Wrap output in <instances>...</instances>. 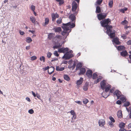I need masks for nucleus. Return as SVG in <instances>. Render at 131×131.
Masks as SVG:
<instances>
[{
	"mask_svg": "<svg viewBox=\"0 0 131 131\" xmlns=\"http://www.w3.org/2000/svg\"><path fill=\"white\" fill-rule=\"evenodd\" d=\"M118 117L119 118H121L122 116V111L118 112L117 113Z\"/></svg>",
	"mask_w": 131,
	"mask_h": 131,
	"instance_id": "c9c22d12",
	"label": "nucleus"
},
{
	"mask_svg": "<svg viewBox=\"0 0 131 131\" xmlns=\"http://www.w3.org/2000/svg\"><path fill=\"white\" fill-rule=\"evenodd\" d=\"M52 43L54 45L53 47V49H57V35H56L53 38Z\"/></svg>",
	"mask_w": 131,
	"mask_h": 131,
	"instance_id": "423d86ee",
	"label": "nucleus"
},
{
	"mask_svg": "<svg viewBox=\"0 0 131 131\" xmlns=\"http://www.w3.org/2000/svg\"><path fill=\"white\" fill-rule=\"evenodd\" d=\"M116 103L117 104L120 105L121 104L122 102L121 100H118L117 101Z\"/></svg>",
	"mask_w": 131,
	"mask_h": 131,
	"instance_id": "4d7b16f0",
	"label": "nucleus"
},
{
	"mask_svg": "<svg viewBox=\"0 0 131 131\" xmlns=\"http://www.w3.org/2000/svg\"><path fill=\"white\" fill-rule=\"evenodd\" d=\"M55 36V33H49L48 35V38L49 40H51Z\"/></svg>",
	"mask_w": 131,
	"mask_h": 131,
	"instance_id": "6ab92c4d",
	"label": "nucleus"
},
{
	"mask_svg": "<svg viewBox=\"0 0 131 131\" xmlns=\"http://www.w3.org/2000/svg\"><path fill=\"white\" fill-rule=\"evenodd\" d=\"M101 12V8L99 6H97L96 7L95 12L96 13H100Z\"/></svg>",
	"mask_w": 131,
	"mask_h": 131,
	"instance_id": "5701e85b",
	"label": "nucleus"
},
{
	"mask_svg": "<svg viewBox=\"0 0 131 131\" xmlns=\"http://www.w3.org/2000/svg\"><path fill=\"white\" fill-rule=\"evenodd\" d=\"M113 0H110V1L108 3V5L110 7H111L113 6Z\"/></svg>",
	"mask_w": 131,
	"mask_h": 131,
	"instance_id": "58836bf2",
	"label": "nucleus"
},
{
	"mask_svg": "<svg viewBox=\"0 0 131 131\" xmlns=\"http://www.w3.org/2000/svg\"><path fill=\"white\" fill-rule=\"evenodd\" d=\"M37 95L36 96V97L38 98V99H39L41 101H42V100L41 99L40 96L39 94L37 93Z\"/></svg>",
	"mask_w": 131,
	"mask_h": 131,
	"instance_id": "a18cd8bd",
	"label": "nucleus"
},
{
	"mask_svg": "<svg viewBox=\"0 0 131 131\" xmlns=\"http://www.w3.org/2000/svg\"><path fill=\"white\" fill-rule=\"evenodd\" d=\"M30 21L33 24H35L36 19L35 17L33 16H31L30 17Z\"/></svg>",
	"mask_w": 131,
	"mask_h": 131,
	"instance_id": "cd10ccee",
	"label": "nucleus"
},
{
	"mask_svg": "<svg viewBox=\"0 0 131 131\" xmlns=\"http://www.w3.org/2000/svg\"><path fill=\"white\" fill-rule=\"evenodd\" d=\"M77 66L78 68H80L82 67V63L81 62H79L78 63Z\"/></svg>",
	"mask_w": 131,
	"mask_h": 131,
	"instance_id": "c03bdc74",
	"label": "nucleus"
},
{
	"mask_svg": "<svg viewBox=\"0 0 131 131\" xmlns=\"http://www.w3.org/2000/svg\"><path fill=\"white\" fill-rule=\"evenodd\" d=\"M130 104V103L129 102L127 101L126 102L123 104V106L126 107L129 106Z\"/></svg>",
	"mask_w": 131,
	"mask_h": 131,
	"instance_id": "72a5a7b5",
	"label": "nucleus"
},
{
	"mask_svg": "<svg viewBox=\"0 0 131 131\" xmlns=\"http://www.w3.org/2000/svg\"><path fill=\"white\" fill-rule=\"evenodd\" d=\"M64 67L60 68L58 66V71H62L64 70Z\"/></svg>",
	"mask_w": 131,
	"mask_h": 131,
	"instance_id": "8fccbe9b",
	"label": "nucleus"
},
{
	"mask_svg": "<svg viewBox=\"0 0 131 131\" xmlns=\"http://www.w3.org/2000/svg\"><path fill=\"white\" fill-rule=\"evenodd\" d=\"M86 71V70L85 68H82L80 69V72L79 74L80 75L81 74H84Z\"/></svg>",
	"mask_w": 131,
	"mask_h": 131,
	"instance_id": "a211bd4d",
	"label": "nucleus"
},
{
	"mask_svg": "<svg viewBox=\"0 0 131 131\" xmlns=\"http://www.w3.org/2000/svg\"><path fill=\"white\" fill-rule=\"evenodd\" d=\"M93 73L92 71L91 70H87L86 75L89 78H91L92 77V74Z\"/></svg>",
	"mask_w": 131,
	"mask_h": 131,
	"instance_id": "f8f14e48",
	"label": "nucleus"
},
{
	"mask_svg": "<svg viewBox=\"0 0 131 131\" xmlns=\"http://www.w3.org/2000/svg\"><path fill=\"white\" fill-rule=\"evenodd\" d=\"M103 1V0H97L95 3V5H100L101 4Z\"/></svg>",
	"mask_w": 131,
	"mask_h": 131,
	"instance_id": "b1692460",
	"label": "nucleus"
},
{
	"mask_svg": "<svg viewBox=\"0 0 131 131\" xmlns=\"http://www.w3.org/2000/svg\"><path fill=\"white\" fill-rule=\"evenodd\" d=\"M128 23V21L126 20L125 19L124 21H122V22L121 23L122 24H126Z\"/></svg>",
	"mask_w": 131,
	"mask_h": 131,
	"instance_id": "864d4df0",
	"label": "nucleus"
},
{
	"mask_svg": "<svg viewBox=\"0 0 131 131\" xmlns=\"http://www.w3.org/2000/svg\"><path fill=\"white\" fill-rule=\"evenodd\" d=\"M114 89H115V88H113L111 89L110 90V93H113V91L114 90Z\"/></svg>",
	"mask_w": 131,
	"mask_h": 131,
	"instance_id": "0e129e2a",
	"label": "nucleus"
},
{
	"mask_svg": "<svg viewBox=\"0 0 131 131\" xmlns=\"http://www.w3.org/2000/svg\"><path fill=\"white\" fill-rule=\"evenodd\" d=\"M119 131H127L126 129L124 128L120 129L119 130Z\"/></svg>",
	"mask_w": 131,
	"mask_h": 131,
	"instance_id": "774afa93",
	"label": "nucleus"
},
{
	"mask_svg": "<svg viewBox=\"0 0 131 131\" xmlns=\"http://www.w3.org/2000/svg\"><path fill=\"white\" fill-rule=\"evenodd\" d=\"M127 43L128 45H131V40L127 41Z\"/></svg>",
	"mask_w": 131,
	"mask_h": 131,
	"instance_id": "e2e57ef3",
	"label": "nucleus"
},
{
	"mask_svg": "<svg viewBox=\"0 0 131 131\" xmlns=\"http://www.w3.org/2000/svg\"><path fill=\"white\" fill-rule=\"evenodd\" d=\"M112 41L114 44L119 45L120 44V42L119 41L118 38L117 37H115L112 38Z\"/></svg>",
	"mask_w": 131,
	"mask_h": 131,
	"instance_id": "9b49d317",
	"label": "nucleus"
},
{
	"mask_svg": "<svg viewBox=\"0 0 131 131\" xmlns=\"http://www.w3.org/2000/svg\"><path fill=\"white\" fill-rule=\"evenodd\" d=\"M121 55L122 56L125 57L128 56V54L126 50L120 52Z\"/></svg>",
	"mask_w": 131,
	"mask_h": 131,
	"instance_id": "dca6fc26",
	"label": "nucleus"
},
{
	"mask_svg": "<svg viewBox=\"0 0 131 131\" xmlns=\"http://www.w3.org/2000/svg\"><path fill=\"white\" fill-rule=\"evenodd\" d=\"M53 54L55 56L57 57V51L56 50L54 51Z\"/></svg>",
	"mask_w": 131,
	"mask_h": 131,
	"instance_id": "680f3d73",
	"label": "nucleus"
},
{
	"mask_svg": "<svg viewBox=\"0 0 131 131\" xmlns=\"http://www.w3.org/2000/svg\"><path fill=\"white\" fill-rule=\"evenodd\" d=\"M29 32H31L33 34H34L35 33V31L34 30H29Z\"/></svg>",
	"mask_w": 131,
	"mask_h": 131,
	"instance_id": "338daca9",
	"label": "nucleus"
},
{
	"mask_svg": "<svg viewBox=\"0 0 131 131\" xmlns=\"http://www.w3.org/2000/svg\"><path fill=\"white\" fill-rule=\"evenodd\" d=\"M28 112L30 114H32L34 113V111L32 109H31L28 110Z\"/></svg>",
	"mask_w": 131,
	"mask_h": 131,
	"instance_id": "49530a36",
	"label": "nucleus"
},
{
	"mask_svg": "<svg viewBox=\"0 0 131 131\" xmlns=\"http://www.w3.org/2000/svg\"><path fill=\"white\" fill-rule=\"evenodd\" d=\"M35 8V6L33 5L31 6L30 9L33 11H34Z\"/></svg>",
	"mask_w": 131,
	"mask_h": 131,
	"instance_id": "de8ad7c7",
	"label": "nucleus"
},
{
	"mask_svg": "<svg viewBox=\"0 0 131 131\" xmlns=\"http://www.w3.org/2000/svg\"><path fill=\"white\" fill-rule=\"evenodd\" d=\"M111 85L110 84H108L107 87L106 88L105 87V91L107 92L110 90V89L111 88Z\"/></svg>",
	"mask_w": 131,
	"mask_h": 131,
	"instance_id": "c756f323",
	"label": "nucleus"
},
{
	"mask_svg": "<svg viewBox=\"0 0 131 131\" xmlns=\"http://www.w3.org/2000/svg\"><path fill=\"white\" fill-rule=\"evenodd\" d=\"M58 2L59 5L60 6L64 4V0H58Z\"/></svg>",
	"mask_w": 131,
	"mask_h": 131,
	"instance_id": "2f4dec72",
	"label": "nucleus"
},
{
	"mask_svg": "<svg viewBox=\"0 0 131 131\" xmlns=\"http://www.w3.org/2000/svg\"><path fill=\"white\" fill-rule=\"evenodd\" d=\"M26 39V42L28 43H30L32 41V40L31 39V38L30 37H27Z\"/></svg>",
	"mask_w": 131,
	"mask_h": 131,
	"instance_id": "7c9ffc66",
	"label": "nucleus"
},
{
	"mask_svg": "<svg viewBox=\"0 0 131 131\" xmlns=\"http://www.w3.org/2000/svg\"><path fill=\"white\" fill-rule=\"evenodd\" d=\"M102 78V77L101 76H99V78L97 79V80L95 81L94 83L96 84L98 83L101 80Z\"/></svg>",
	"mask_w": 131,
	"mask_h": 131,
	"instance_id": "473e14b6",
	"label": "nucleus"
},
{
	"mask_svg": "<svg viewBox=\"0 0 131 131\" xmlns=\"http://www.w3.org/2000/svg\"><path fill=\"white\" fill-rule=\"evenodd\" d=\"M30 60H31L33 61L36 60L37 59V58L36 56H34L31 57H30Z\"/></svg>",
	"mask_w": 131,
	"mask_h": 131,
	"instance_id": "ea45409f",
	"label": "nucleus"
},
{
	"mask_svg": "<svg viewBox=\"0 0 131 131\" xmlns=\"http://www.w3.org/2000/svg\"><path fill=\"white\" fill-rule=\"evenodd\" d=\"M72 11H75L77 7V5L76 3L74 1H73L72 3Z\"/></svg>",
	"mask_w": 131,
	"mask_h": 131,
	"instance_id": "9d476101",
	"label": "nucleus"
},
{
	"mask_svg": "<svg viewBox=\"0 0 131 131\" xmlns=\"http://www.w3.org/2000/svg\"><path fill=\"white\" fill-rule=\"evenodd\" d=\"M49 22V20L48 18H46L45 19V23L43 25V26L45 27L48 24Z\"/></svg>",
	"mask_w": 131,
	"mask_h": 131,
	"instance_id": "4be33fe9",
	"label": "nucleus"
},
{
	"mask_svg": "<svg viewBox=\"0 0 131 131\" xmlns=\"http://www.w3.org/2000/svg\"><path fill=\"white\" fill-rule=\"evenodd\" d=\"M105 82V80H103L100 83V85L101 89L103 90L105 88L106 85Z\"/></svg>",
	"mask_w": 131,
	"mask_h": 131,
	"instance_id": "4468645a",
	"label": "nucleus"
},
{
	"mask_svg": "<svg viewBox=\"0 0 131 131\" xmlns=\"http://www.w3.org/2000/svg\"><path fill=\"white\" fill-rule=\"evenodd\" d=\"M89 85V82H86L84 85L83 86V89L84 91H86L88 90V88Z\"/></svg>",
	"mask_w": 131,
	"mask_h": 131,
	"instance_id": "f3484780",
	"label": "nucleus"
},
{
	"mask_svg": "<svg viewBox=\"0 0 131 131\" xmlns=\"http://www.w3.org/2000/svg\"><path fill=\"white\" fill-rule=\"evenodd\" d=\"M83 80V78L82 77L80 78L79 80L77 81L76 83L78 85H81L82 83Z\"/></svg>",
	"mask_w": 131,
	"mask_h": 131,
	"instance_id": "aec40b11",
	"label": "nucleus"
},
{
	"mask_svg": "<svg viewBox=\"0 0 131 131\" xmlns=\"http://www.w3.org/2000/svg\"><path fill=\"white\" fill-rule=\"evenodd\" d=\"M76 114L73 115V116L72 118V119H75L76 118Z\"/></svg>",
	"mask_w": 131,
	"mask_h": 131,
	"instance_id": "052dcab7",
	"label": "nucleus"
},
{
	"mask_svg": "<svg viewBox=\"0 0 131 131\" xmlns=\"http://www.w3.org/2000/svg\"><path fill=\"white\" fill-rule=\"evenodd\" d=\"M50 69H51V70H52V71H50V72H49V70H48V73L50 75H51L52 74V73L53 72L54 70V68L53 66H51L50 67Z\"/></svg>",
	"mask_w": 131,
	"mask_h": 131,
	"instance_id": "a878e982",
	"label": "nucleus"
},
{
	"mask_svg": "<svg viewBox=\"0 0 131 131\" xmlns=\"http://www.w3.org/2000/svg\"><path fill=\"white\" fill-rule=\"evenodd\" d=\"M105 28L107 30L106 32H105L110 37V38H113V37H115V31L114 30L112 32L111 29L112 28V26H108Z\"/></svg>",
	"mask_w": 131,
	"mask_h": 131,
	"instance_id": "f03ea898",
	"label": "nucleus"
},
{
	"mask_svg": "<svg viewBox=\"0 0 131 131\" xmlns=\"http://www.w3.org/2000/svg\"><path fill=\"white\" fill-rule=\"evenodd\" d=\"M19 32L20 34L21 35H23L25 34V32L24 31H22L21 30H19Z\"/></svg>",
	"mask_w": 131,
	"mask_h": 131,
	"instance_id": "603ef678",
	"label": "nucleus"
},
{
	"mask_svg": "<svg viewBox=\"0 0 131 131\" xmlns=\"http://www.w3.org/2000/svg\"><path fill=\"white\" fill-rule=\"evenodd\" d=\"M112 122L109 121L108 123V124L110 126H113V124L112 123Z\"/></svg>",
	"mask_w": 131,
	"mask_h": 131,
	"instance_id": "69168bd1",
	"label": "nucleus"
},
{
	"mask_svg": "<svg viewBox=\"0 0 131 131\" xmlns=\"http://www.w3.org/2000/svg\"><path fill=\"white\" fill-rule=\"evenodd\" d=\"M49 68H50V67L49 66H47L44 68H43V71H46L47 70H49Z\"/></svg>",
	"mask_w": 131,
	"mask_h": 131,
	"instance_id": "3c124183",
	"label": "nucleus"
},
{
	"mask_svg": "<svg viewBox=\"0 0 131 131\" xmlns=\"http://www.w3.org/2000/svg\"><path fill=\"white\" fill-rule=\"evenodd\" d=\"M61 27L63 30L61 32L62 35L63 36H64L67 34L64 38V39H65L67 37V36L69 35V32L71 31V29L70 30L69 27H66L63 25L61 26Z\"/></svg>",
	"mask_w": 131,
	"mask_h": 131,
	"instance_id": "7ed1b4c3",
	"label": "nucleus"
},
{
	"mask_svg": "<svg viewBox=\"0 0 131 131\" xmlns=\"http://www.w3.org/2000/svg\"><path fill=\"white\" fill-rule=\"evenodd\" d=\"M73 57V54L70 53L68 51H67L64 53V55L62 57V58L67 60Z\"/></svg>",
	"mask_w": 131,
	"mask_h": 131,
	"instance_id": "39448f33",
	"label": "nucleus"
},
{
	"mask_svg": "<svg viewBox=\"0 0 131 131\" xmlns=\"http://www.w3.org/2000/svg\"><path fill=\"white\" fill-rule=\"evenodd\" d=\"M121 93L118 90H116L113 93L114 96L116 95L117 96V99H119V97H121Z\"/></svg>",
	"mask_w": 131,
	"mask_h": 131,
	"instance_id": "1a4fd4ad",
	"label": "nucleus"
},
{
	"mask_svg": "<svg viewBox=\"0 0 131 131\" xmlns=\"http://www.w3.org/2000/svg\"><path fill=\"white\" fill-rule=\"evenodd\" d=\"M98 75L96 73H94L93 74L92 78L94 80L96 79Z\"/></svg>",
	"mask_w": 131,
	"mask_h": 131,
	"instance_id": "f704fd0d",
	"label": "nucleus"
},
{
	"mask_svg": "<svg viewBox=\"0 0 131 131\" xmlns=\"http://www.w3.org/2000/svg\"><path fill=\"white\" fill-rule=\"evenodd\" d=\"M109 118L111 121L110 122H112L113 123L115 122V120L112 116H110L109 117Z\"/></svg>",
	"mask_w": 131,
	"mask_h": 131,
	"instance_id": "37998d69",
	"label": "nucleus"
},
{
	"mask_svg": "<svg viewBox=\"0 0 131 131\" xmlns=\"http://www.w3.org/2000/svg\"><path fill=\"white\" fill-rule=\"evenodd\" d=\"M64 78L65 80L68 81H69L70 79L69 77L66 74L64 75Z\"/></svg>",
	"mask_w": 131,
	"mask_h": 131,
	"instance_id": "c85d7f7f",
	"label": "nucleus"
},
{
	"mask_svg": "<svg viewBox=\"0 0 131 131\" xmlns=\"http://www.w3.org/2000/svg\"><path fill=\"white\" fill-rule=\"evenodd\" d=\"M121 37L123 38L124 39H125L126 38V36L124 34H123L121 36Z\"/></svg>",
	"mask_w": 131,
	"mask_h": 131,
	"instance_id": "bf43d9fd",
	"label": "nucleus"
},
{
	"mask_svg": "<svg viewBox=\"0 0 131 131\" xmlns=\"http://www.w3.org/2000/svg\"><path fill=\"white\" fill-rule=\"evenodd\" d=\"M99 126H102L105 124V121L104 119H101L99 121Z\"/></svg>",
	"mask_w": 131,
	"mask_h": 131,
	"instance_id": "2eb2a0df",
	"label": "nucleus"
},
{
	"mask_svg": "<svg viewBox=\"0 0 131 131\" xmlns=\"http://www.w3.org/2000/svg\"><path fill=\"white\" fill-rule=\"evenodd\" d=\"M52 53L50 52H48L47 53V57L48 58H50L51 57Z\"/></svg>",
	"mask_w": 131,
	"mask_h": 131,
	"instance_id": "79ce46f5",
	"label": "nucleus"
},
{
	"mask_svg": "<svg viewBox=\"0 0 131 131\" xmlns=\"http://www.w3.org/2000/svg\"><path fill=\"white\" fill-rule=\"evenodd\" d=\"M40 61H43V62H45V58L44 56H42L40 58Z\"/></svg>",
	"mask_w": 131,
	"mask_h": 131,
	"instance_id": "e433bc0d",
	"label": "nucleus"
},
{
	"mask_svg": "<svg viewBox=\"0 0 131 131\" xmlns=\"http://www.w3.org/2000/svg\"><path fill=\"white\" fill-rule=\"evenodd\" d=\"M62 19L61 18L58 20V25L60 24L62 22Z\"/></svg>",
	"mask_w": 131,
	"mask_h": 131,
	"instance_id": "5fc2aeb1",
	"label": "nucleus"
},
{
	"mask_svg": "<svg viewBox=\"0 0 131 131\" xmlns=\"http://www.w3.org/2000/svg\"><path fill=\"white\" fill-rule=\"evenodd\" d=\"M70 113H71V114L72 115L75 114V113L74 111L73 110H71L70 112Z\"/></svg>",
	"mask_w": 131,
	"mask_h": 131,
	"instance_id": "13d9d810",
	"label": "nucleus"
},
{
	"mask_svg": "<svg viewBox=\"0 0 131 131\" xmlns=\"http://www.w3.org/2000/svg\"><path fill=\"white\" fill-rule=\"evenodd\" d=\"M125 48V47L124 46H118L117 47V49L118 50L121 51L123 50Z\"/></svg>",
	"mask_w": 131,
	"mask_h": 131,
	"instance_id": "393cba45",
	"label": "nucleus"
},
{
	"mask_svg": "<svg viewBox=\"0 0 131 131\" xmlns=\"http://www.w3.org/2000/svg\"><path fill=\"white\" fill-rule=\"evenodd\" d=\"M61 38V36L60 35H58V52L64 53L67 51H69V48L67 47L60 48L61 47L62 44L65 42L62 39L60 40V41H59V39Z\"/></svg>",
	"mask_w": 131,
	"mask_h": 131,
	"instance_id": "f257e3e1",
	"label": "nucleus"
},
{
	"mask_svg": "<svg viewBox=\"0 0 131 131\" xmlns=\"http://www.w3.org/2000/svg\"><path fill=\"white\" fill-rule=\"evenodd\" d=\"M51 58L52 59L51 61L52 62L57 60V58Z\"/></svg>",
	"mask_w": 131,
	"mask_h": 131,
	"instance_id": "6e6d98bb",
	"label": "nucleus"
},
{
	"mask_svg": "<svg viewBox=\"0 0 131 131\" xmlns=\"http://www.w3.org/2000/svg\"><path fill=\"white\" fill-rule=\"evenodd\" d=\"M69 18L71 20V22H75L76 19L75 15L74 14H71L69 16Z\"/></svg>",
	"mask_w": 131,
	"mask_h": 131,
	"instance_id": "ddd939ff",
	"label": "nucleus"
},
{
	"mask_svg": "<svg viewBox=\"0 0 131 131\" xmlns=\"http://www.w3.org/2000/svg\"><path fill=\"white\" fill-rule=\"evenodd\" d=\"M107 14L101 13L97 14V17L98 19L101 20L105 18L107 15Z\"/></svg>",
	"mask_w": 131,
	"mask_h": 131,
	"instance_id": "6e6552de",
	"label": "nucleus"
},
{
	"mask_svg": "<svg viewBox=\"0 0 131 131\" xmlns=\"http://www.w3.org/2000/svg\"><path fill=\"white\" fill-rule=\"evenodd\" d=\"M121 101L123 102H124L126 101V99L124 97H122L120 99Z\"/></svg>",
	"mask_w": 131,
	"mask_h": 131,
	"instance_id": "09e8293b",
	"label": "nucleus"
},
{
	"mask_svg": "<svg viewBox=\"0 0 131 131\" xmlns=\"http://www.w3.org/2000/svg\"><path fill=\"white\" fill-rule=\"evenodd\" d=\"M62 25L63 26H64L66 27H69L71 28H73L75 27V23L74 22H69L66 24H62Z\"/></svg>",
	"mask_w": 131,
	"mask_h": 131,
	"instance_id": "0eeeda50",
	"label": "nucleus"
},
{
	"mask_svg": "<svg viewBox=\"0 0 131 131\" xmlns=\"http://www.w3.org/2000/svg\"><path fill=\"white\" fill-rule=\"evenodd\" d=\"M52 20L53 21H55L56 18H57V13H56V15H55L54 13H53L51 15Z\"/></svg>",
	"mask_w": 131,
	"mask_h": 131,
	"instance_id": "412c9836",
	"label": "nucleus"
},
{
	"mask_svg": "<svg viewBox=\"0 0 131 131\" xmlns=\"http://www.w3.org/2000/svg\"><path fill=\"white\" fill-rule=\"evenodd\" d=\"M100 23L102 27L105 28L108 26H110L108 24L111 23V20L108 18L102 20L100 21Z\"/></svg>",
	"mask_w": 131,
	"mask_h": 131,
	"instance_id": "20e7f679",
	"label": "nucleus"
},
{
	"mask_svg": "<svg viewBox=\"0 0 131 131\" xmlns=\"http://www.w3.org/2000/svg\"><path fill=\"white\" fill-rule=\"evenodd\" d=\"M125 123L123 122H121L119 124V127L122 129L123 128H123L125 127Z\"/></svg>",
	"mask_w": 131,
	"mask_h": 131,
	"instance_id": "bb28decb",
	"label": "nucleus"
},
{
	"mask_svg": "<svg viewBox=\"0 0 131 131\" xmlns=\"http://www.w3.org/2000/svg\"><path fill=\"white\" fill-rule=\"evenodd\" d=\"M127 10V8L124 7V8L121 9L120 11L123 13H124L125 11H126Z\"/></svg>",
	"mask_w": 131,
	"mask_h": 131,
	"instance_id": "4c0bfd02",
	"label": "nucleus"
},
{
	"mask_svg": "<svg viewBox=\"0 0 131 131\" xmlns=\"http://www.w3.org/2000/svg\"><path fill=\"white\" fill-rule=\"evenodd\" d=\"M83 103L84 104H86L89 102V101L86 98L84 99L83 101Z\"/></svg>",
	"mask_w": 131,
	"mask_h": 131,
	"instance_id": "a19ab883",
	"label": "nucleus"
}]
</instances>
